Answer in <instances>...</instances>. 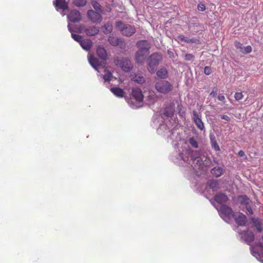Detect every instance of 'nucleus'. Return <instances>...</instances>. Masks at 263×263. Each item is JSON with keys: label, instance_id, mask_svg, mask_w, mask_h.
Returning <instances> with one entry per match:
<instances>
[{"label": "nucleus", "instance_id": "nucleus-7", "mask_svg": "<svg viewBox=\"0 0 263 263\" xmlns=\"http://www.w3.org/2000/svg\"><path fill=\"white\" fill-rule=\"evenodd\" d=\"M53 5L59 12L69 11L68 3L65 0H53Z\"/></svg>", "mask_w": 263, "mask_h": 263}, {"label": "nucleus", "instance_id": "nucleus-42", "mask_svg": "<svg viewBox=\"0 0 263 263\" xmlns=\"http://www.w3.org/2000/svg\"><path fill=\"white\" fill-rule=\"evenodd\" d=\"M197 9L200 11H203L205 10L206 8H205V6L204 4H203L202 3H200L198 5Z\"/></svg>", "mask_w": 263, "mask_h": 263}, {"label": "nucleus", "instance_id": "nucleus-22", "mask_svg": "<svg viewBox=\"0 0 263 263\" xmlns=\"http://www.w3.org/2000/svg\"><path fill=\"white\" fill-rule=\"evenodd\" d=\"M156 72L157 76L161 79H165L168 77V71L164 67L160 68Z\"/></svg>", "mask_w": 263, "mask_h": 263}, {"label": "nucleus", "instance_id": "nucleus-25", "mask_svg": "<svg viewBox=\"0 0 263 263\" xmlns=\"http://www.w3.org/2000/svg\"><path fill=\"white\" fill-rule=\"evenodd\" d=\"M97 54L98 56L103 60L107 59V52L105 49L101 46H99L97 49Z\"/></svg>", "mask_w": 263, "mask_h": 263}, {"label": "nucleus", "instance_id": "nucleus-34", "mask_svg": "<svg viewBox=\"0 0 263 263\" xmlns=\"http://www.w3.org/2000/svg\"><path fill=\"white\" fill-rule=\"evenodd\" d=\"M195 59V57L193 54L191 53H186L184 55V60L185 61L193 62Z\"/></svg>", "mask_w": 263, "mask_h": 263}, {"label": "nucleus", "instance_id": "nucleus-13", "mask_svg": "<svg viewBox=\"0 0 263 263\" xmlns=\"http://www.w3.org/2000/svg\"><path fill=\"white\" fill-rule=\"evenodd\" d=\"M220 212L221 214L229 219L232 218L235 213V212H233L231 208L225 204L221 205L220 208Z\"/></svg>", "mask_w": 263, "mask_h": 263}, {"label": "nucleus", "instance_id": "nucleus-32", "mask_svg": "<svg viewBox=\"0 0 263 263\" xmlns=\"http://www.w3.org/2000/svg\"><path fill=\"white\" fill-rule=\"evenodd\" d=\"M223 170L221 167H214L211 170V173L216 177H220L222 174Z\"/></svg>", "mask_w": 263, "mask_h": 263}, {"label": "nucleus", "instance_id": "nucleus-50", "mask_svg": "<svg viewBox=\"0 0 263 263\" xmlns=\"http://www.w3.org/2000/svg\"><path fill=\"white\" fill-rule=\"evenodd\" d=\"M218 99L220 101H224L225 97L222 94H219L218 96Z\"/></svg>", "mask_w": 263, "mask_h": 263}, {"label": "nucleus", "instance_id": "nucleus-1", "mask_svg": "<svg viewBox=\"0 0 263 263\" xmlns=\"http://www.w3.org/2000/svg\"><path fill=\"white\" fill-rule=\"evenodd\" d=\"M144 97V91L142 92L140 88L135 87L132 88L131 97L125 98L129 105L133 107H139L142 106Z\"/></svg>", "mask_w": 263, "mask_h": 263}, {"label": "nucleus", "instance_id": "nucleus-3", "mask_svg": "<svg viewBox=\"0 0 263 263\" xmlns=\"http://www.w3.org/2000/svg\"><path fill=\"white\" fill-rule=\"evenodd\" d=\"M115 25L122 34L124 36H130L136 32V28L134 26L129 24H124L121 21L116 22Z\"/></svg>", "mask_w": 263, "mask_h": 263}, {"label": "nucleus", "instance_id": "nucleus-19", "mask_svg": "<svg viewBox=\"0 0 263 263\" xmlns=\"http://www.w3.org/2000/svg\"><path fill=\"white\" fill-rule=\"evenodd\" d=\"M191 159L194 162L196 161V164L200 167L201 165V162L200 161V153L197 151H192L190 153Z\"/></svg>", "mask_w": 263, "mask_h": 263}, {"label": "nucleus", "instance_id": "nucleus-41", "mask_svg": "<svg viewBox=\"0 0 263 263\" xmlns=\"http://www.w3.org/2000/svg\"><path fill=\"white\" fill-rule=\"evenodd\" d=\"M243 96L241 92H236L234 95V98L236 100L239 101L242 99Z\"/></svg>", "mask_w": 263, "mask_h": 263}, {"label": "nucleus", "instance_id": "nucleus-11", "mask_svg": "<svg viewBox=\"0 0 263 263\" xmlns=\"http://www.w3.org/2000/svg\"><path fill=\"white\" fill-rule=\"evenodd\" d=\"M155 88L158 92L166 93L172 90L173 86L171 83H156Z\"/></svg>", "mask_w": 263, "mask_h": 263}, {"label": "nucleus", "instance_id": "nucleus-46", "mask_svg": "<svg viewBox=\"0 0 263 263\" xmlns=\"http://www.w3.org/2000/svg\"><path fill=\"white\" fill-rule=\"evenodd\" d=\"M164 114L167 117H172L174 115V112L172 111H168L165 110Z\"/></svg>", "mask_w": 263, "mask_h": 263}, {"label": "nucleus", "instance_id": "nucleus-15", "mask_svg": "<svg viewBox=\"0 0 263 263\" xmlns=\"http://www.w3.org/2000/svg\"><path fill=\"white\" fill-rule=\"evenodd\" d=\"M193 120L198 128L200 130H202L204 128V125L203 122L202 121L200 118H199L197 112L196 110L193 111Z\"/></svg>", "mask_w": 263, "mask_h": 263}, {"label": "nucleus", "instance_id": "nucleus-29", "mask_svg": "<svg viewBox=\"0 0 263 263\" xmlns=\"http://www.w3.org/2000/svg\"><path fill=\"white\" fill-rule=\"evenodd\" d=\"M98 1L93 0V1L90 2V4L92 5L93 8L95 9V11H99L100 12H103L104 10Z\"/></svg>", "mask_w": 263, "mask_h": 263}, {"label": "nucleus", "instance_id": "nucleus-38", "mask_svg": "<svg viewBox=\"0 0 263 263\" xmlns=\"http://www.w3.org/2000/svg\"><path fill=\"white\" fill-rule=\"evenodd\" d=\"M71 37L74 40H75L76 41H77L79 43H80V42L82 40V36L81 35H79V34H74L72 33H71Z\"/></svg>", "mask_w": 263, "mask_h": 263}, {"label": "nucleus", "instance_id": "nucleus-49", "mask_svg": "<svg viewBox=\"0 0 263 263\" xmlns=\"http://www.w3.org/2000/svg\"><path fill=\"white\" fill-rule=\"evenodd\" d=\"M238 154L239 157H245V158H247V156L245 155V152L242 150L239 151Z\"/></svg>", "mask_w": 263, "mask_h": 263}, {"label": "nucleus", "instance_id": "nucleus-39", "mask_svg": "<svg viewBox=\"0 0 263 263\" xmlns=\"http://www.w3.org/2000/svg\"><path fill=\"white\" fill-rule=\"evenodd\" d=\"M178 39L182 42H184L186 43H189L190 39H189L187 37L184 36L183 35H181V34L179 35L178 36Z\"/></svg>", "mask_w": 263, "mask_h": 263}, {"label": "nucleus", "instance_id": "nucleus-48", "mask_svg": "<svg viewBox=\"0 0 263 263\" xmlns=\"http://www.w3.org/2000/svg\"><path fill=\"white\" fill-rule=\"evenodd\" d=\"M220 117L222 119H223L227 121H230L231 120L230 118L227 115H221Z\"/></svg>", "mask_w": 263, "mask_h": 263}, {"label": "nucleus", "instance_id": "nucleus-35", "mask_svg": "<svg viewBox=\"0 0 263 263\" xmlns=\"http://www.w3.org/2000/svg\"><path fill=\"white\" fill-rule=\"evenodd\" d=\"M212 147L216 151H219L220 148L216 140L211 141Z\"/></svg>", "mask_w": 263, "mask_h": 263}, {"label": "nucleus", "instance_id": "nucleus-30", "mask_svg": "<svg viewBox=\"0 0 263 263\" xmlns=\"http://www.w3.org/2000/svg\"><path fill=\"white\" fill-rule=\"evenodd\" d=\"M238 200L241 204L247 205L250 204L251 201L246 195H241L238 197Z\"/></svg>", "mask_w": 263, "mask_h": 263}, {"label": "nucleus", "instance_id": "nucleus-14", "mask_svg": "<svg viewBox=\"0 0 263 263\" xmlns=\"http://www.w3.org/2000/svg\"><path fill=\"white\" fill-rule=\"evenodd\" d=\"M234 46L236 48L239 50V52L243 54H248L252 51V47L250 45H248L246 47H243L242 44L238 41H235L234 42Z\"/></svg>", "mask_w": 263, "mask_h": 263}, {"label": "nucleus", "instance_id": "nucleus-6", "mask_svg": "<svg viewBox=\"0 0 263 263\" xmlns=\"http://www.w3.org/2000/svg\"><path fill=\"white\" fill-rule=\"evenodd\" d=\"M103 13L90 9L87 11V15L88 19L93 23H100L103 20L101 15V13Z\"/></svg>", "mask_w": 263, "mask_h": 263}, {"label": "nucleus", "instance_id": "nucleus-20", "mask_svg": "<svg viewBox=\"0 0 263 263\" xmlns=\"http://www.w3.org/2000/svg\"><path fill=\"white\" fill-rule=\"evenodd\" d=\"M88 61L90 65L96 70H98L101 66L99 60L93 55H90L88 58Z\"/></svg>", "mask_w": 263, "mask_h": 263}, {"label": "nucleus", "instance_id": "nucleus-47", "mask_svg": "<svg viewBox=\"0 0 263 263\" xmlns=\"http://www.w3.org/2000/svg\"><path fill=\"white\" fill-rule=\"evenodd\" d=\"M217 89L214 88L213 89V90L212 91V92L210 93V96L213 97H215L217 95Z\"/></svg>", "mask_w": 263, "mask_h": 263}, {"label": "nucleus", "instance_id": "nucleus-51", "mask_svg": "<svg viewBox=\"0 0 263 263\" xmlns=\"http://www.w3.org/2000/svg\"><path fill=\"white\" fill-rule=\"evenodd\" d=\"M68 30L72 33V32L73 31L72 28H71L70 27V25L69 24L68 25Z\"/></svg>", "mask_w": 263, "mask_h": 263}, {"label": "nucleus", "instance_id": "nucleus-9", "mask_svg": "<svg viewBox=\"0 0 263 263\" xmlns=\"http://www.w3.org/2000/svg\"><path fill=\"white\" fill-rule=\"evenodd\" d=\"M149 51L138 49L135 53V60L136 63L143 64L147 57V55Z\"/></svg>", "mask_w": 263, "mask_h": 263}, {"label": "nucleus", "instance_id": "nucleus-26", "mask_svg": "<svg viewBox=\"0 0 263 263\" xmlns=\"http://www.w3.org/2000/svg\"><path fill=\"white\" fill-rule=\"evenodd\" d=\"M80 44L81 46L86 50H90L92 46V42L89 39H82Z\"/></svg>", "mask_w": 263, "mask_h": 263}, {"label": "nucleus", "instance_id": "nucleus-53", "mask_svg": "<svg viewBox=\"0 0 263 263\" xmlns=\"http://www.w3.org/2000/svg\"><path fill=\"white\" fill-rule=\"evenodd\" d=\"M259 246L260 247H263L262 243H259Z\"/></svg>", "mask_w": 263, "mask_h": 263}, {"label": "nucleus", "instance_id": "nucleus-44", "mask_svg": "<svg viewBox=\"0 0 263 263\" xmlns=\"http://www.w3.org/2000/svg\"><path fill=\"white\" fill-rule=\"evenodd\" d=\"M209 185L210 188L215 189L218 186V183L217 181L213 180L210 182Z\"/></svg>", "mask_w": 263, "mask_h": 263}, {"label": "nucleus", "instance_id": "nucleus-31", "mask_svg": "<svg viewBox=\"0 0 263 263\" xmlns=\"http://www.w3.org/2000/svg\"><path fill=\"white\" fill-rule=\"evenodd\" d=\"M103 32L104 34H107L111 33L112 30V26L109 23H107L102 26Z\"/></svg>", "mask_w": 263, "mask_h": 263}, {"label": "nucleus", "instance_id": "nucleus-37", "mask_svg": "<svg viewBox=\"0 0 263 263\" xmlns=\"http://www.w3.org/2000/svg\"><path fill=\"white\" fill-rule=\"evenodd\" d=\"M189 143L194 148H197L198 147V144L197 141L193 137L190 138Z\"/></svg>", "mask_w": 263, "mask_h": 263}, {"label": "nucleus", "instance_id": "nucleus-16", "mask_svg": "<svg viewBox=\"0 0 263 263\" xmlns=\"http://www.w3.org/2000/svg\"><path fill=\"white\" fill-rule=\"evenodd\" d=\"M84 32L87 36H95L99 32V27L96 26H90L84 29Z\"/></svg>", "mask_w": 263, "mask_h": 263}, {"label": "nucleus", "instance_id": "nucleus-28", "mask_svg": "<svg viewBox=\"0 0 263 263\" xmlns=\"http://www.w3.org/2000/svg\"><path fill=\"white\" fill-rule=\"evenodd\" d=\"M131 79L135 82H142L144 78L141 74H136L132 72L130 73Z\"/></svg>", "mask_w": 263, "mask_h": 263}, {"label": "nucleus", "instance_id": "nucleus-4", "mask_svg": "<svg viewBox=\"0 0 263 263\" xmlns=\"http://www.w3.org/2000/svg\"><path fill=\"white\" fill-rule=\"evenodd\" d=\"M200 28H203V26L199 22L197 17H192L189 21L188 23V29L190 31L191 33L195 35L197 34L200 30Z\"/></svg>", "mask_w": 263, "mask_h": 263}, {"label": "nucleus", "instance_id": "nucleus-27", "mask_svg": "<svg viewBox=\"0 0 263 263\" xmlns=\"http://www.w3.org/2000/svg\"><path fill=\"white\" fill-rule=\"evenodd\" d=\"M108 42L112 46H117L120 44V43L122 41L119 38L109 36L108 38Z\"/></svg>", "mask_w": 263, "mask_h": 263}, {"label": "nucleus", "instance_id": "nucleus-18", "mask_svg": "<svg viewBox=\"0 0 263 263\" xmlns=\"http://www.w3.org/2000/svg\"><path fill=\"white\" fill-rule=\"evenodd\" d=\"M228 199V196L223 193H218L214 196L215 201L221 205L226 203Z\"/></svg>", "mask_w": 263, "mask_h": 263}, {"label": "nucleus", "instance_id": "nucleus-12", "mask_svg": "<svg viewBox=\"0 0 263 263\" xmlns=\"http://www.w3.org/2000/svg\"><path fill=\"white\" fill-rule=\"evenodd\" d=\"M67 18L71 22L78 23L81 20L82 16L79 10H72L67 15Z\"/></svg>", "mask_w": 263, "mask_h": 263}, {"label": "nucleus", "instance_id": "nucleus-21", "mask_svg": "<svg viewBox=\"0 0 263 263\" xmlns=\"http://www.w3.org/2000/svg\"><path fill=\"white\" fill-rule=\"evenodd\" d=\"M242 238L248 245H250L254 240L255 236L252 232L247 231L244 233Z\"/></svg>", "mask_w": 263, "mask_h": 263}, {"label": "nucleus", "instance_id": "nucleus-40", "mask_svg": "<svg viewBox=\"0 0 263 263\" xmlns=\"http://www.w3.org/2000/svg\"><path fill=\"white\" fill-rule=\"evenodd\" d=\"M212 72V67L210 66H205L204 68V73L206 75H209Z\"/></svg>", "mask_w": 263, "mask_h": 263}, {"label": "nucleus", "instance_id": "nucleus-23", "mask_svg": "<svg viewBox=\"0 0 263 263\" xmlns=\"http://www.w3.org/2000/svg\"><path fill=\"white\" fill-rule=\"evenodd\" d=\"M111 92L116 97L118 98H123L125 97V92L124 90L118 87H111L110 89Z\"/></svg>", "mask_w": 263, "mask_h": 263}, {"label": "nucleus", "instance_id": "nucleus-2", "mask_svg": "<svg viewBox=\"0 0 263 263\" xmlns=\"http://www.w3.org/2000/svg\"><path fill=\"white\" fill-rule=\"evenodd\" d=\"M162 60L163 56L160 52H155L152 53L146 60V67L148 72L151 74L154 73Z\"/></svg>", "mask_w": 263, "mask_h": 263}, {"label": "nucleus", "instance_id": "nucleus-54", "mask_svg": "<svg viewBox=\"0 0 263 263\" xmlns=\"http://www.w3.org/2000/svg\"><path fill=\"white\" fill-rule=\"evenodd\" d=\"M164 82L167 83V82H168V81H164Z\"/></svg>", "mask_w": 263, "mask_h": 263}, {"label": "nucleus", "instance_id": "nucleus-33", "mask_svg": "<svg viewBox=\"0 0 263 263\" xmlns=\"http://www.w3.org/2000/svg\"><path fill=\"white\" fill-rule=\"evenodd\" d=\"M72 4L78 7H83L86 6L87 0H73Z\"/></svg>", "mask_w": 263, "mask_h": 263}, {"label": "nucleus", "instance_id": "nucleus-52", "mask_svg": "<svg viewBox=\"0 0 263 263\" xmlns=\"http://www.w3.org/2000/svg\"><path fill=\"white\" fill-rule=\"evenodd\" d=\"M167 53H168V54L170 55H173V52L170 51H169V50H168V51H167Z\"/></svg>", "mask_w": 263, "mask_h": 263}, {"label": "nucleus", "instance_id": "nucleus-8", "mask_svg": "<svg viewBox=\"0 0 263 263\" xmlns=\"http://www.w3.org/2000/svg\"><path fill=\"white\" fill-rule=\"evenodd\" d=\"M144 99H145V101H147V104L151 105L154 104L157 101V98L154 91L147 88L144 90Z\"/></svg>", "mask_w": 263, "mask_h": 263}, {"label": "nucleus", "instance_id": "nucleus-10", "mask_svg": "<svg viewBox=\"0 0 263 263\" xmlns=\"http://www.w3.org/2000/svg\"><path fill=\"white\" fill-rule=\"evenodd\" d=\"M232 218H233L235 222L240 226H245L247 222V217L240 212H235Z\"/></svg>", "mask_w": 263, "mask_h": 263}, {"label": "nucleus", "instance_id": "nucleus-24", "mask_svg": "<svg viewBox=\"0 0 263 263\" xmlns=\"http://www.w3.org/2000/svg\"><path fill=\"white\" fill-rule=\"evenodd\" d=\"M251 221L258 232L263 230L261 220L258 218L252 217Z\"/></svg>", "mask_w": 263, "mask_h": 263}, {"label": "nucleus", "instance_id": "nucleus-5", "mask_svg": "<svg viewBox=\"0 0 263 263\" xmlns=\"http://www.w3.org/2000/svg\"><path fill=\"white\" fill-rule=\"evenodd\" d=\"M116 64L121 68L125 72L130 71L133 68L131 61L127 58H122L115 61Z\"/></svg>", "mask_w": 263, "mask_h": 263}, {"label": "nucleus", "instance_id": "nucleus-17", "mask_svg": "<svg viewBox=\"0 0 263 263\" xmlns=\"http://www.w3.org/2000/svg\"><path fill=\"white\" fill-rule=\"evenodd\" d=\"M136 46L139 50H144L149 51L151 48V45L147 40H140L136 43Z\"/></svg>", "mask_w": 263, "mask_h": 263}, {"label": "nucleus", "instance_id": "nucleus-36", "mask_svg": "<svg viewBox=\"0 0 263 263\" xmlns=\"http://www.w3.org/2000/svg\"><path fill=\"white\" fill-rule=\"evenodd\" d=\"M112 75L111 72L107 71L103 76L104 80L105 81H110Z\"/></svg>", "mask_w": 263, "mask_h": 263}, {"label": "nucleus", "instance_id": "nucleus-45", "mask_svg": "<svg viewBox=\"0 0 263 263\" xmlns=\"http://www.w3.org/2000/svg\"><path fill=\"white\" fill-rule=\"evenodd\" d=\"M246 208L247 211L250 214H253V212L250 204H247V205H246Z\"/></svg>", "mask_w": 263, "mask_h": 263}, {"label": "nucleus", "instance_id": "nucleus-43", "mask_svg": "<svg viewBox=\"0 0 263 263\" xmlns=\"http://www.w3.org/2000/svg\"><path fill=\"white\" fill-rule=\"evenodd\" d=\"M189 43H194L195 44H200L201 43L200 40L196 38L190 39Z\"/></svg>", "mask_w": 263, "mask_h": 263}]
</instances>
